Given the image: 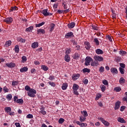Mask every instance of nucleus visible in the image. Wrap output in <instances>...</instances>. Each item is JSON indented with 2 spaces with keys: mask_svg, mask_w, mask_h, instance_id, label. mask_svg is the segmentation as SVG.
<instances>
[{
  "mask_svg": "<svg viewBox=\"0 0 127 127\" xmlns=\"http://www.w3.org/2000/svg\"><path fill=\"white\" fill-rule=\"evenodd\" d=\"M119 54L120 55H122V56H125V55L127 54V52L123 51V50H121L120 51H119Z\"/></svg>",
  "mask_w": 127,
  "mask_h": 127,
  "instance_id": "30",
  "label": "nucleus"
},
{
  "mask_svg": "<svg viewBox=\"0 0 127 127\" xmlns=\"http://www.w3.org/2000/svg\"><path fill=\"white\" fill-rule=\"evenodd\" d=\"M73 93L74 95H76V96H79V92L77 90H73Z\"/></svg>",
  "mask_w": 127,
  "mask_h": 127,
  "instance_id": "59",
  "label": "nucleus"
},
{
  "mask_svg": "<svg viewBox=\"0 0 127 127\" xmlns=\"http://www.w3.org/2000/svg\"><path fill=\"white\" fill-rule=\"evenodd\" d=\"M64 60L66 62H70V57L68 55H65L64 56Z\"/></svg>",
  "mask_w": 127,
  "mask_h": 127,
  "instance_id": "28",
  "label": "nucleus"
},
{
  "mask_svg": "<svg viewBox=\"0 0 127 127\" xmlns=\"http://www.w3.org/2000/svg\"><path fill=\"white\" fill-rule=\"evenodd\" d=\"M92 29H93V30H99V27L95 26V25H93L92 26Z\"/></svg>",
  "mask_w": 127,
  "mask_h": 127,
  "instance_id": "54",
  "label": "nucleus"
},
{
  "mask_svg": "<svg viewBox=\"0 0 127 127\" xmlns=\"http://www.w3.org/2000/svg\"><path fill=\"white\" fill-rule=\"evenodd\" d=\"M106 38H108V39H109V40L111 42L113 41V40H112V36L110 35H108L106 36Z\"/></svg>",
  "mask_w": 127,
  "mask_h": 127,
  "instance_id": "51",
  "label": "nucleus"
},
{
  "mask_svg": "<svg viewBox=\"0 0 127 127\" xmlns=\"http://www.w3.org/2000/svg\"><path fill=\"white\" fill-rule=\"evenodd\" d=\"M76 124H77L78 126H80V127H82V125H83V126H84L85 127H87V126H88V125L87 124L81 123V122H80L79 121H76Z\"/></svg>",
  "mask_w": 127,
  "mask_h": 127,
  "instance_id": "22",
  "label": "nucleus"
},
{
  "mask_svg": "<svg viewBox=\"0 0 127 127\" xmlns=\"http://www.w3.org/2000/svg\"><path fill=\"white\" fill-rule=\"evenodd\" d=\"M18 98L17 96L14 97V101L16 102L17 104H23V100L22 99H18Z\"/></svg>",
  "mask_w": 127,
  "mask_h": 127,
  "instance_id": "5",
  "label": "nucleus"
},
{
  "mask_svg": "<svg viewBox=\"0 0 127 127\" xmlns=\"http://www.w3.org/2000/svg\"><path fill=\"white\" fill-rule=\"evenodd\" d=\"M88 82H89V81H88V79H84V80L83 81V83H84L85 85H87V84H88Z\"/></svg>",
  "mask_w": 127,
  "mask_h": 127,
  "instance_id": "63",
  "label": "nucleus"
},
{
  "mask_svg": "<svg viewBox=\"0 0 127 127\" xmlns=\"http://www.w3.org/2000/svg\"><path fill=\"white\" fill-rule=\"evenodd\" d=\"M102 83H103V84H104V85H109V82H108L107 80H103Z\"/></svg>",
  "mask_w": 127,
  "mask_h": 127,
  "instance_id": "56",
  "label": "nucleus"
},
{
  "mask_svg": "<svg viewBox=\"0 0 127 127\" xmlns=\"http://www.w3.org/2000/svg\"><path fill=\"white\" fill-rule=\"evenodd\" d=\"M48 83L49 85L52 86V87H55V86H56V84H55V83L54 82L49 81Z\"/></svg>",
  "mask_w": 127,
  "mask_h": 127,
  "instance_id": "43",
  "label": "nucleus"
},
{
  "mask_svg": "<svg viewBox=\"0 0 127 127\" xmlns=\"http://www.w3.org/2000/svg\"><path fill=\"white\" fill-rule=\"evenodd\" d=\"M55 28V24L54 23H51L50 24V32H52L53 30H54V28Z\"/></svg>",
  "mask_w": 127,
  "mask_h": 127,
  "instance_id": "21",
  "label": "nucleus"
},
{
  "mask_svg": "<svg viewBox=\"0 0 127 127\" xmlns=\"http://www.w3.org/2000/svg\"><path fill=\"white\" fill-rule=\"evenodd\" d=\"M65 122V120L63 118H60L59 120V124H63Z\"/></svg>",
  "mask_w": 127,
  "mask_h": 127,
  "instance_id": "47",
  "label": "nucleus"
},
{
  "mask_svg": "<svg viewBox=\"0 0 127 127\" xmlns=\"http://www.w3.org/2000/svg\"><path fill=\"white\" fill-rule=\"evenodd\" d=\"M15 126H16V127H20V124L19 123H15Z\"/></svg>",
  "mask_w": 127,
  "mask_h": 127,
  "instance_id": "64",
  "label": "nucleus"
},
{
  "mask_svg": "<svg viewBox=\"0 0 127 127\" xmlns=\"http://www.w3.org/2000/svg\"><path fill=\"white\" fill-rule=\"evenodd\" d=\"M120 65L122 68H126V64H125L120 63Z\"/></svg>",
  "mask_w": 127,
  "mask_h": 127,
  "instance_id": "60",
  "label": "nucleus"
},
{
  "mask_svg": "<svg viewBox=\"0 0 127 127\" xmlns=\"http://www.w3.org/2000/svg\"><path fill=\"white\" fill-rule=\"evenodd\" d=\"M25 89L26 91H28L29 92V91H30V90H31V88L29 86L26 85V86H25Z\"/></svg>",
  "mask_w": 127,
  "mask_h": 127,
  "instance_id": "46",
  "label": "nucleus"
},
{
  "mask_svg": "<svg viewBox=\"0 0 127 127\" xmlns=\"http://www.w3.org/2000/svg\"><path fill=\"white\" fill-rule=\"evenodd\" d=\"M73 58L75 60L79 59V58H80V54H79V53H75L73 56Z\"/></svg>",
  "mask_w": 127,
  "mask_h": 127,
  "instance_id": "15",
  "label": "nucleus"
},
{
  "mask_svg": "<svg viewBox=\"0 0 127 127\" xmlns=\"http://www.w3.org/2000/svg\"><path fill=\"white\" fill-rule=\"evenodd\" d=\"M15 10H18V7H16V6H14V7H11V8L9 10V12L15 11Z\"/></svg>",
  "mask_w": 127,
  "mask_h": 127,
  "instance_id": "17",
  "label": "nucleus"
},
{
  "mask_svg": "<svg viewBox=\"0 0 127 127\" xmlns=\"http://www.w3.org/2000/svg\"><path fill=\"white\" fill-rule=\"evenodd\" d=\"M27 119H33V115L32 114H28L26 116Z\"/></svg>",
  "mask_w": 127,
  "mask_h": 127,
  "instance_id": "50",
  "label": "nucleus"
},
{
  "mask_svg": "<svg viewBox=\"0 0 127 127\" xmlns=\"http://www.w3.org/2000/svg\"><path fill=\"white\" fill-rule=\"evenodd\" d=\"M75 23L74 22H72L70 23H69L67 24V27L68 28H70V29H72V28H73V27H75Z\"/></svg>",
  "mask_w": 127,
  "mask_h": 127,
  "instance_id": "11",
  "label": "nucleus"
},
{
  "mask_svg": "<svg viewBox=\"0 0 127 127\" xmlns=\"http://www.w3.org/2000/svg\"><path fill=\"white\" fill-rule=\"evenodd\" d=\"M33 30V26H30L28 28H26L25 31L30 32Z\"/></svg>",
  "mask_w": 127,
  "mask_h": 127,
  "instance_id": "27",
  "label": "nucleus"
},
{
  "mask_svg": "<svg viewBox=\"0 0 127 127\" xmlns=\"http://www.w3.org/2000/svg\"><path fill=\"white\" fill-rule=\"evenodd\" d=\"M28 70V68L27 66H25L20 69V72H21V73H23V72H26Z\"/></svg>",
  "mask_w": 127,
  "mask_h": 127,
  "instance_id": "19",
  "label": "nucleus"
},
{
  "mask_svg": "<svg viewBox=\"0 0 127 127\" xmlns=\"http://www.w3.org/2000/svg\"><path fill=\"white\" fill-rule=\"evenodd\" d=\"M114 91H116V92H121L122 88L120 87H116L114 88Z\"/></svg>",
  "mask_w": 127,
  "mask_h": 127,
  "instance_id": "42",
  "label": "nucleus"
},
{
  "mask_svg": "<svg viewBox=\"0 0 127 127\" xmlns=\"http://www.w3.org/2000/svg\"><path fill=\"white\" fill-rule=\"evenodd\" d=\"M95 52L96 54H98V55L100 54H104V52L103 50L100 49H97L96 51Z\"/></svg>",
  "mask_w": 127,
  "mask_h": 127,
  "instance_id": "18",
  "label": "nucleus"
},
{
  "mask_svg": "<svg viewBox=\"0 0 127 127\" xmlns=\"http://www.w3.org/2000/svg\"><path fill=\"white\" fill-rule=\"evenodd\" d=\"M73 91L77 90L79 89V85L78 84L74 83L72 87Z\"/></svg>",
  "mask_w": 127,
  "mask_h": 127,
  "instance_id": "23",
  "label": "nucleus"
},
{
  "mask_svg": "<svg viewBox=\"0 0 127 127\" xmlns=\"http://www.w3.org/2000/svg\"><path fill=\"white\" fill-rule=\"evenodd\" d=\"M100 88L101 89L102 92H105V91H106V86H105L104 85H101Z\"/></svg>",
  "mask_w": 127,
  "mask_h": 127,
  "instance_id": "38",
  "label": "nucleus"
},
{
  "mask_svg": "<svg viewBox=\"0 0 127 127\" xmlns=\"http://www.w3.org/2000/svg\"><path fill=\"white\" fill-rule=\"evenodd\" d=\"M18 85V82L16 81H14L12 82V86H17Z\"/></svg>",
  "mask_w": 127,
  "mask_h": 127,
  "instance_id": "44",
  "label": "nucleus"
},
{
  "mask_svg": "<svg viewBox=\"0 0 127 127\" xmlns=\"http://www.w3.org/2000/svg\"><path fill=\"white\" fill-rule=\"evenodd\" d=\"M13 20L11 17H8L3 20L4 22H6L8 24L11 23Z\"/></svg>",
  "mask_w": 127,
  "mask_h": 127,
  "instance_id": "10",
  "label": "nucleus"
},
{
  "mask_svg": "<svg viewBox=\"0 0 127 127\" xmlns=\"http://www.w3.org/2000/svg\"><path fill=\"white\" fill-rule=\"evenodd\" d=\"M120 84H125L126 83V79H124V77H121L119 79Z\"/></svg>",
  "mask_w": 127,
  "mask_h": 127,
  "instance_id": "26",
  "label": "nucleus"
},
{
  "mask_svg": "<svg viewBox=\"0 0 127 127\" xmlns=\"http://www.w3.org/2000/svg\"><path fill=\"white\" fill-rule=\"evenodd\" d=\"M102 97V95L101 94H98L96 96V100H98V99H100V98H101Z\"/></svg>",
  "mask_w": 127,
  "mask_h": 127,
  "instance_id": "62",
  "label": "nucleus"
},
{
  "mask_svg": "<svg viewBox=\"0 0 127 127\" xmlns=\"http://www.w3.org/2000/svg\"><path fill=\"white\" fill-rule=\"evenodd\" d=\"M94 59L96 61H99V62L104 61V58L102 57H100L99 56H95Z\"/></svg>",
  "mask_w": 127,
  "mask_h": 127,
  "instance_id": "7",
  "label": "nucleus"
},
{
  "mask_svg": "<svg viewBox=\"0 0 127 127\" xmlns=\"http://www.w3.org/2000/svg\"><path fill=\"white\" fill-rule=\"evenodd\" d=\"M79 121L81 123H83V122H85V121H86V118L85 117H80Z\"/></svg>",
  "mask_w": 127,
  "mask_h": 127,
  "instance_id": "41",
  "label": "nucleus"
},
{
  "mask_svg": "<svg viewBox=\"0 0 127 127\" xmlns=\"http://www.w3.org/2000/svg\"><path fill=\"white\" fill-rule=\"evenodd\" d=\"M94 42L95 43L96 45H97V46H99V45L100 44V42H99L98 38H95L94 39Z\"/></svg>",
  "mask_w": 127,
  "mask_h": 127,
  "instance_id": "37",
  "label": "nucleus"
},
{
  "mask_svg": "<svg viewBox=\"0 0 127 127\" xmlns=\"http://www.w3.org/2000/svg\"><path fill=\"white\" fill-rule=\"evenodd\" d=\"M28 96L31 98H34L35 94H36V90L33 88H31L29 91L27 92Z\"/></svg>",
  "mask_w": 127,
  "mask_h": 127,
  "instance_id": "1",
  "label": "nucleus"
},
{
  "mask_svg": "<svg viewBox=\"0 0 127 127\" xmlns=\"http://www.w3.org/2000/svg\"><path fill=\"white\" fill-rule=\"evenodd\" d=\"M121 60H122V59L121 58V57H116V61L117 62H121Z\"/></svg>",
  "mask_w": 127,
  "mask_h": 127,
  "instance_id": "57",
  "label": "nucleus"
},
{
  "mask_svg": "<svg viewBox=\"0 0 127 127\" xmlns=\"http://www.w3.org/2000/svg\"><path fill=\"white\" fill-rule=\"evenodd\" d=\"M118 122H119V123H121V124H126V121H125V119H124V118L120 117L118 119Z\"/></svg>",
  "mask_w": 127,
  "mask_h": 127,
  "instance_id": "20",
  "label": "nucleus"
},
{
  "mask_svg": "<svg viewBox=\"0 0 127 127\" xmlns=\"http://www.w3.org/2000/svg\"><path fill=\"white\" fill-rule=\"evenodd\" d=\"M67 87H68V84L64 83L63 84L62 89H63V90H66Z\"/></svg>",
  "mask_w": 127,
  "mask_h": 127,
  "instance_id": "32",
  "label": "nucleus"
},
{
  "mask_svg": "<svg viewBox=\"0 0 127 127\" xmlns=\"http://www.w3.org/2000/svg\"><path fill=\"white\" fill-rule=\"evenodd\" d=\"M40 12L44 15V16H48L52 15V13H48V9H45L42 11H40Z\"/></svg>",
  "mask_w": 127,
  "mask_h": 127,
  "instance_id": "2",
  "label": "nucleus"
},
{
  "mask_svg": "<svg viewBox=\"0 0 127 127\" xmlns=\"http://www.w3.org/2000/svg\"><path fill=\"white\" fill-rule=\"evenodd\" d=\"M5 112L6 113H10V112H11V108L10 107H5L4 108Z\"/></svg>",
  "mask_w": 127,
  "mask_h": 127,
  "instance_id": "31",
  "label": "nucleus"
},
{
  "mask_svg": "<svg viewBox=\"0 0 127 127\" xmlns=\"http://www.w3.org/2000/svg\"><path fill=\"white\" fill-rule=\"evenodd\" d=\"M119 70H120V73L121 74H125V69H124L122 67H120Z\"/></svg>",
  "mask_w": 127,
  "mask_h": 127,
  "instance_id": "49",
  "label": "nucleus"
},
{
  "mask_svg": "<svg viewBox=\"0 0 127 127\" xmlns=\"http://www.w3.org/2000/svg\"><path fill=\"white\" fill-rule=\"evenodd\" d=\"M42 70H44V71H47L48 70V67L46 65H42Z\"/></svg>",
  "mask_w": 127,
  "mask_h": 127,
  "instance_id": "40",
  "label": "nucleus"
},
{
  "mask_svg": "<svg viewBox=\"0 0 127 127\" xmlns=\"http://www.w3.org/2000/svg\"><path fill=\"white\" fill-rule=\"evenodd\" d=\"M35 72H36L35 68H33L31 70V73H32V74H35Z\"/></svg>",
  "mask_w": 127,
  "mask_h": 127,
  "instance_id": "61",
  "label": "nucleus"
},
{
  "mask_svg": "<svg viewBox=\"0 0 127 127\" xmlns=\"http://www.w3.org/2000/svg\"><path fill=\"white\" fill-rule=\"evenodd\" d=\"M81 113L82 115H83V116L86 118V117H88V113L86 111H81Z\"/></svg>",
  "mask_w": 127,
  "mask_h": 127,
  "instance_id": "39",
  "label": "nucleus"
},
{
  "mask_svg": "<svg viewBox=\"0 0 127 127\" xmlns=\"http://www.w3.org/2000/svg\"><path fill=\"white\" fill-rule=\"evenodd\" d=\"M40 33H42L43 34H44L45 33V30L43 29H39L37 30V34H39Z\"/></svg>",
  "mask_w": 127,
  "mask_h": 127,
  "instance_id": "24",
  "label": "nucleus"
},
{
  "mask_svg": "<svg viewBox=\"0 0 127 127\" xmlns=\"http://www.w3.org/2000/svg\"><path fill=\"white\" fill-rule=\"evenodd\" d=\"M113 14L111 16L112 18H116V17H117V14H116L115 13H114V11L113 10L112 11Z\"/></svg>",
  "mask_w": 127,
  "mask_h": 127,
  "instance_id": "55",
  "label": "nucleus"
},
{
  "mask_svg": "<svg viewBox=\"0 0 127 127\" xmlns=\"http://www.w3.org/2000/svg\"><path fill=\"white\" fill-rule=\"evenodd\" d=\"M39 46V45L38 44V42H35L33 43L32 44L31 47L33 49H35V48H37V47H38Z\"/></svg>",
  "mask_w": 127,
  "mask_h": 127,
  "instance_id": "12",
  "label": "nucleus"
},
{
  "mask_svg": "<svg viewBox=\"0 0 127 127\" xmlns=\"http://www.w3.org/2000/svg\"><path fill=\"white\" fill-rule=\"evenodd\" d=\"M49 79L51 81H53L55 79V76H54V75H50L49 77Z\"/></svg>",
  "mask_w": 127,
  "mask_h": 127,
  "instance_id": "48",
  "label": "nucleus"
},
{
  "mask_svg": "<svg viewBox=\"0 0 127 127\" xmlns=\"http://www.w3.org/2000/svg\"><path fill=\"white\" fill-rule=\"evenodd\" d=\"M111 72L113 73L114 75L118 74V69L116 68L112 67L111 68Z\"/></svg>",
  "mask_w": 127,
  "mask_h": 127,
  "instance_id": "16",
  "label": "nucleus"
},
{
  "mask_svg": "<svg viewBox=\"0 0 127 127\" xmlns=\"http://www.w3.org/2000/svg\"><path fill=\"white\" fill-rule=\"evenodd\" d=\"M12 98V95L11 94H9L6 95V99L8 101H10Z\"/></svg>",
  "mask_w": 127,
  "mask_h": 127,
  "instance_id": "34",
  "label": "nucleus"
},
{
  "mask_svg": "<svg viewBox=\"0 0 127 127\" xmlns=\"http://www.w3.org/2000/svg\"><path fill=\"white\" fill-rule=\"evenodd\" d=\"M25 39L19 37L17 38V41H18V42H21V43H25Z\"/></svg>",
  "mask_w": 127,
  "mask_h": 127,
  "instance_id": "25",
  "label": "nucleus"
},
{
  "mask_svg": "<svg viewBox=\"0 0 127 127\" xmlns=\"http://www.w3.org/2000/svg\"><path fill=\"white\" fill-rule=\"evenodd\" d=\"M90 69L88 68H85L82 70L83 73H90Z\"/></svg>",
  "mask_w": 127,
  "mask_h": 127,
  "instance_id": "35",
  "label": "nucleus"
},
{
  "mask_svg": "<svg viewBox=\"0 0 127 127\" xmlns=\"http://www.w3.org/2000/svg\"><path fill=\"white\" fill-rule=\"evenodd\" d=\"M16 65L15 63H7L6 64V66L8 67V68H14Z\"/></svg>",
  "mask_w": 127,
  "mask_h": 127,
  "instance_id": "8",
  "label": "nucleus"
},
{
  "mask_svg": "<svg viewBox=\"0 0 127 127\" xmlns=\"http://www.w3.org/2000/svg\"><path fill=\"white\" fill-rule=\"evenodd\" d=\"M44 24H45V22H43L39 24H36L35 25L36 27H40V26H42V25H44Z\"/></svg>",
  "mask_w": 127,
  "mask_h": 127,
  "instance_id": "36",
  "label": "nucleus"
},
{
  "mask_svg": "<svg viewBox=\"0 0 127 127\" xmlns=\"http://www.w3.org/2000/svg\"><path fill=\"white\" fill-rule=\"evenodd\" d=\"M40 113H41V114H42V115H43V116H45V115H46V111H45L44 110H41Z\"/></svg>",
  "mask_w": 127,
  "mask_h": 127,
  "instance_id": "58",
  "label": "nucleus"
},
{
  "mask_svg": "<svg viewBox=\"0 0 127 127\" xmlns=\"http://www.w3.org/2000/svg\"><path fill=\"white\" fill-rule=\"evenodd\" d=\"M85 60V65H86V66H88V65H90V63H91V62L93 61V59H92L90 57H87Z\"/></svg>",
  "mask_w": 127,
  "mask_h": 127,
  "instance_id": "4",
  "label": "nucleus"
},
{
  "mask_svg": "<svg viewBox=\"0 0 127 127\" xmlns=\"http://www.w3.org/2000/svg\"><path fill=\"white\" fill-rule=\"evenodd\" d=\"M26 60H27V59L26 58V57L23 56L22 57V63H24V62H26Z\"/></svg>",
  "mask_w": 127,
  "mask_h": 127,
  "instance_id": "45",
  "label": "nucleus"
},
{
  "mask_svg": "<svg viewBox=\"0 0 127 127\" xmlns=\"http://www.w3.org/2000/svg\"><path fill=\"white\" fill-rule=\"evenodd\" d=\"M85 48L86 50H90L91 48V45H90V43L89 42H84Z\"/></svg>",
  "mask_w": 127,
  "mask_h": 127,
  "instance_id": "9",
  "label": "nucleus"
},
{
  "mask_svg": "<svg viewBox=\"0 0 127 127\" xmlns=\"http://www.w3.org/2000/svg\"><path fill=\"white\" fill-rule=\"evenodd\" d=\"M121 105V102L119 101H118L116 103H115V110H119L120 109V106Z\"/></svg>",
  "mask_w": 127,
  "mask_h": 127,
  "instance_id": "13",
  "label": "nucleus"
},
{
  "mask_svg": "<svg viewBox=\"0 0 127 127\" xmlns=\"http://www.w3.org/2000/svg\"><path fill=\"white\" fill-rule=\"evenodd\" d=\"M72 78L73 81H76L77 79H79V78H80V74L77 73L75 74L74 75H72Z\"/></svg>",
  "mask_w": 127,
  "mask_h": 127,
  "instance_id": "14",
  "label": "nucleus"
},
{
  "mask_svg": "<svg viewBox=\"0 0 127 127\" xmlns=\"http://www.w3.org/2000/svg\"><path fill=\"white\" fill-rule=\"evenodd\" d=\"M3 90L4 91V93H7V92L9 91V89L8 88H6V86H5L3 87Z\"/></svg>",
  "mask_w": 127,
  "mask_h": 127,
  "instance_id": "53",
  "label": "nucleus"
},
{
  "mask_svg": "<svg viewBox=\"0 0 127 127\" xmlns=\"http://www.w3.org/2000/svg\"><path fill=\"white\" fill-rule=\"evenodd\" d=\"M15 52H16V53H18V52H19V46L18 45H16L15 46Z\"/></svg>",
  "mask_w": 127,
  "mask_h": 127,
  "instance_id": "33",
  "label": "nucleus"
},
{
  "mask_svg": "<svg viewBox=\"0 0 127 127\" xmlns=\"http://www.w3.org/2000/svg\"><path fill=\"white\" fill-rule=\"evenodd\" d=\"M98 120H99V121H101L104 126H106V127H109V126H110V123L107 122L105 119H104V118L99 117Z\"/></svg>",
  "mask_w": 127,
  "mask_h": 127,
  "instance_id": "3",
  "label": "nucleus"
},
{
  "mask_svg": "<svg viewBox=\"0 0 127 127\" xmlns=\"http://www.w3.org/2000/svg\"><path fill=\"white\" fill-rule=\"evenodd\" d=\"M11 45V41L9 40L5 42V47H8L9 46H10Z\"/></svg>",
  "mask_w": 127,
  "mask_h": 127,
  "instance_id": "29",
  "label": "nucleus"
},
{
  "mask_svg": "<svg viewBox=\"0 0 127 127\" xmlns=\"http://www.w3.org/2000/svg\"><path fill=\"white\" fill-rule=\"evenodd\" d=\"M64 37L65 38H72L74 37V34L72 32H68L65 35Z\"/></svg>",
  "mask_w": 127,
  "mask_h": 127,
  "instance_id": "6",
  "label": "nucleus"
},
{
  "mask_svg": "<svg viewBox=\"0 0 127 127\" xmlns=\"http://www.w3.org/2000/svg\"><path fill=\"white\" fill-rule=\"evenodd\" d=\"M104 71H105V67H104V66H101L99 68V72L103 73Z\"/></svg>",
  "mask_w": 127,
  "mask_h": 127,
  "instance_id": "52",
  "label": "nucleus"
}]
</instances>
